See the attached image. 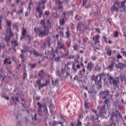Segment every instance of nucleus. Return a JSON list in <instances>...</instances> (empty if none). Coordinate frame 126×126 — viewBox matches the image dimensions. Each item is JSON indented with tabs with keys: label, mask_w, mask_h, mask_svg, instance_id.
<instances>
[{
	"label": "nucleus",
	"mask_w": 126,
	"mask_h": 126,
	"mask_svg": "<svg viewBox=\"0 0 126 126\" xmlns=\"http://www.w3.org/2000/svg\"><path fill=\"white\" fill-rule=\"evenodd\" d=\"M11 99L13 100L15 105H16V102H19V98L17 96H16L15 98L12 96Z\"/></svg>",
	"instance_id": "nucleus-23"
},
{
	"label": "nucleus",
	"mask_w": 126,
	"mask_h": 126,
	"mask_svg": "<svg viewBox=\"0 0 126 126\" xmlns=\"http://www.w3.org/2000/svg\"><path fill=\"white\" fill-rule=\"evenodd\" d=\"M88 92L90 94H94V95H96V93H97V92L95 90H94V89H92L91 90H89Z\"/></svg>",
	"instance_id": "nucleus-26"
},
{
	"label": "nucleus",
	"mask_w": 126,
	"mask_h": 126,
	"mask_svg": "<svg viewBox=\"0 0 126 126\" xmlns=\"http://www.w3.org/2000/svg\"><path fill=\"white\" fill-rule=\"evenodd\" d=\"M49 83H50V79L46 80L45 83L42 84V85H41L39 87V88H43V87L48 86V85L49 84Z\"/></svg>",
	"instance_id": "nucleus-16"
},
{
	"label": "nucleus",
	"mask_w": 126,
	"mask_h": 126,
	"mask_svg": "<svg viewBox=\"0 0 126 126\" xmlns=\"http://www.w3.org/2000/svg\"><path fill=\"white\" fill-rule=\"evenodd\" d=\"M104 94L106 96H109V90L104 91Z\"/></svg>",
	"instance_id": "nucleus-50"
},
{
	"label": "nucleus",
	"mask_w": 126,
	"mask_h": 126,
	"mask_svg": "<svg viewBox=\"0 0 126 126\" xmlns=\"http://www.w3.org/2000/svg\"><path fill=\"white\" fill-rule=\"evenodd\" d=\"M58 53V51L57 50H54V48H52L51 49V55L52 56V58H51V60H53L55 57H56V54Z\"/></svg>",
	"instance_id": "nucleus-14"
},
{
	"label": "nucleus",
	"mask_w": 126,
	"mask_h": 126,
	"mask_svg": "<svg viewBox=\"0 0 126 126\" xmlns=\"http://www.w3.org/2000/svg\"><path fill=\"white\" fill-rule=\"evenodd\" d=\"M23 76L24 80H25V78L27 77V73H26V72H24Z\"/></svg>",
	"instance_id": "nucleus-52"
},
{
	"label": "nucleus",
	"mask_w": 126,
	"mask_h": 126,
	"mask_svg": "<svg viewBox=\"0 0 126 126\" xmlns=\"http://www.w3.org/2000/svg\"><path fill=\"white\" fill-rule=\"evenodd\" d=\"M83 40L85 43H86V42H87V41H88V37H84Z\"/></svg>",
	"instance_id": "nucleus-53"
},
{
	"label": "nucleus",
	"mask_w": 126,
	"mask_h": 126,
	"mask_svg": "<svg viewBox=\"0 0 126 126\" xmlns=\"http://www.w3.org/2000/svg\"><path fill=\"white\" fill-rule=\"evenodd\" d=\"M103 39H104V42L105 43H108L109 44H112V40H110V38H108V39L107 38V37L106 36H103Z\"/></svg>",
	"instance_id": "nucleus-22"
},
{
	"label": "nucleus",
	"mask_w": 126,
	"mask_h": 126,
	"mask_svg": "<svg viewBox=\"0 0 126 126\" xmlns=\"http://www.w3.org/2000/svg\"><path fill=\"white\" fill-rule=\"evenodd\" d=\"M100 39V35L97 34L96 35L94 36L93 37V40L94 41V45H97V44H99L100 43V40H99Z\"/></svg>",
	"instance_id": "nucleus-5"
},
{
	"label": "nucleus",
	"mask_w": 126,
	"mask_h": 126,
	"mask_svg": "<svg viewBox=\"0 0 126 126\" xmlns=\"http://www.w3.org/2000/svg\"><path fill=\"white\" fill-rule=\"evenodd\" d=\"M38 75L39 77L43 79L44 78V70H41L39 71L38 73Z\"/></svg>",
	"instance_id": "nucleus-19"
},
{
	"label": "nucleus",
	"mask_w": 126,
	"mask_h": 126,
	"mask_svg": "<svg viewBox=\"0 0 126 126\" xmlns=\"http://www.w3.org/2000/svg\"><path fill=\"white\" fill-rule=\"evenodd\" d=\"M20 58H21L22 61L23 62V63H24V62H25V60H24V54L22 53L20 55Z\"/></svg>",
	"instance_id": "nucleus-41"
},
{
	"label": "nucleus",
	"mask_w": 126,
	"mask_h": 126,
	"mask_svg": "<svg viewBox=\"0 0 126 126\" xmlns=\"http://www.w3.org/2000/svg\"><path fill=\"white\" fill-rule=\"evenodd\" d=\"M110 11H111V12H114V11L118 12L119 11V8L116 7V5L114 4L110 8Z\"/></svg>",
	"instance_id": "nucleus-9"
},
{
	"label": "nucleus",
	"mask_w": 126,
	"mask_h": 126,
	"mask_svg": "<svg viewBox=\"0 0 126 126\" xmlns=\"http://www.w3.org/2000/svg\"><path fill=\"white\" fill-rule=\"evenodd\" d=\"M108 79L109 80L110 84H112L113 83V85H115L116 87H118V81L117 80H116V79H114V77L110 76L108 78Z\"/></svg>",
	"instance_id": "nucleus-3"
},
{
	"label": "nucleus",
	"mask_w": 126,
	"mask_h": 126,
	"mask_svg": "<svg viewBox=\"0 0 126 126\" xmlns=\"http://www.w3.org/2000/svg\"><path fill=\"white\" fill-rule=\"evenodd\" d=\"M22 34L23 37H26V35H27V30H26L24 28H23Z\"/></svg>",
	"instance_id": "nucleus-24"
},
{
	"label": "nucleus",
	"mask_w": 126,
	"mask_h": 126,
	"mask_svg": "<svg viewBox=\"0 0 126 126\" xmlns=\"http://www.w3.org/2000/svg\"><path fill=\"white\" fill-rule=\"evenodd\" d=\"M40 24L42 27H43V30H40L39 28H35L34 31L36 34H38V33L39 37L43 38V37L47 36L49 34L50 29H49V25H46L45 19H42L40 21Z\"/></svg>",
	"instance_id": "nucleus-1"
},
{
	"label": "nucleus",
	"mask_w": 126,
	"mask_h": 126,
	"mask_svg": "<svg viewBox=\"0 0 126 126\" xmlns=\"http://www.w3.org/2000/svg\"><path fill=\"white\" fill-rule=\"evenodd\" d=\"M115 64V63L112 62L110 65H109V68H110V69H112V68H114V65Z\"/></svg>",
	"instance_id": "nucleus-39"
},
{
	"label": "nucleus",
	"mask_w": 126,
	"mask_h": 126,
	"mask_svg": "<svg viewBox=\"0 0 126 126\" xmlns=\"http://www.w3.org/2000/svg\"><path fill=\"white\" fill-rule=\"evenodd\" d=\"M87 3V0H83L82 6L84 7L85 5H86Z\"/></svg>",
	"instance_id": "nucleus-43"
},
{
	"label": "nucleus",
	"mask_w": 126,
	"mask_h": 126,
	"mask_svg": "<svg viewBox=\"0 0 126 126\" xmlns=\"http://www.w3.org/2000/svg\"><path fill=\"white\" fill-rule=\"evenodd\" d=\"M18 126H21V123H20V121H19L17 123Z\"/></svg>",
	"instance_id": "nucleus-64"
},
{
	"label": "nucleus",
	"mask_w": 126,
	"mask_h": 126,
	"mask_svg": "<svg viewBox=\"0 0 126 126\" xmlns=\"http://www.w3.org/2000/svg\"><path fill=\"white\" fill-rule=\"evenodd\" d=\"M71 25V29H74V25L73 24V23H71L70 24Z\"/></svg>",
	"instance_id": "nucleus-57"
},
{
	"label": "nucleus",
	"mask_w": 126,
	"mask_h": 126,
	"mask_svg": "<svg viewBox=\"0 0 126 126\" xmlns=\"http://www.w3.org/2000/svg\"><path fill=\"white\" fill-rule=\"evenodd\" d=\"M66 14H67V15H68V16L69 15H72L73 13H72V12H71V11H69V12H67Z\"/></svg>",
	"instance_id": "nucleus-56"
},
{
	"label": "nucleus",
	"mask_w": 126,
	"mask_h": 126,
	"mask_svg": "<svg viewBox=\"0 0 126 126\" xmlns=\"http://www.w3.org/2000/svg\"><path fill=\"white\" fill-rule=\"evenodd\" d=\"M29 52L31 55L33 54L34 56H36V57H42V54H39V52L36 49L30 50Z\"/></svg>",
	"instance_id": "nucleus-6"
},
{
	"label": "nucleus",
	"mask_w": 126,
	"mask_h": 126,
	"mask_svg": "<svg viewBox=\"0 0 126 126\" xmlns=\"http://www.w3.org/2000/svg\"><path fill=\"white\" fill-rule=\"evenodd\" d=\"M126 0H124L123 1H122L121 2V8H125V7H126Z\"/></svg>",
	"instance_id": "nucleus-28"
},
{
	"label": "nucleus",
	"mask_w": 126,
	"mask_h": 126,
	"mask_svg": "<svg viewBox=\"0 0 126 126\" xmlns=\"http://www.w3.org/2000/svg\"><path fill=\"white\" fill-rule=\"evenodd\" d=\"M36 11L37 12L39 13V14H43V11L41 10V8L40 7V6H38L36 8Z\"/></svg>",
	"instance_id": "nucleus-27"
},
{
	"label": "nucleus",
	"mask_w": 126,
	"mask_h": 126,
	"mask_svg": "<svg viewBox=\"0 0 126 126\" xmlns=\"http://www.w3.org/2000/svg\"><path fill=\"white\" fill-rule=\"evenodd\" d=\"M93 113H94V114H96L97 117H99L98 114H97V111H96L95 109H93Z\"/></svg>",
	"instance_id": "nucleus-59"
},
{
	"label": "nucleus",
	"mask_w": 126,
	"mask_h": 126,
	"mask_svg": "<svg viewBox=\"0 0 126 126\" xmlns=\"http://www.w3.org/2000/svg\"><path fill=\"white\" fill-rule=\"evenodd\" d=\"M54 122L55 123V124H57V125H61L62 126H63V123L62 122H58L57 121H55V120L54 121Z\"/></svg>",
	"instance_id": "nucleus-45"
},
{
	"label": "nucleus",
	"mask_w": 126,
	"mask_h": 126,
	"mask_svg": "<svg viewBox=\"0 0 126 126\" xmlns=\"http://www.w3.org/2000/svg\"><path fill=\"white\" fill-rule=\"evenodd\" d=\"M47 1H48V0H42L41 4L45 5V2H47Z\"/></svg>",
	"instance_id": "nucleus-54"
},
{
	"label": "nucleus",
	"mask_w": 126,
	"mask_h": 126,
	"mask_svg": "<svg viewBox=\"0 0 126 126\" xmlns=\"http://www.w3.org/2000/svg\"><path fill=\"white\" fill-rule=\"evenodd\" d=\"M56 4H58V5H62L63 4V2L61 0H57L56 1H55Z\"/></svg>",
	"instance_id": "nucleus-31"
},
{
	"label": "nucleus",
	"mask_w": 126,
	"mask_h": 126,
	"mask_svg": "<svg viewBox=\"0 0 126 126\" xmlns=\"http://www.w3.org/2000/svg\"><path fill=\"white\" fill-rule=\"evenodd\" d=\"M94 66V64L92 62H89L88 63L87 68L89 71H91L93 69V67Z\"/></svg>",
	"instance_id": "nucleus-8"
},
{
	"label": "nucleus",
	"mask_w": 126,
	"mask_h": 126,
	"mask_svg": "<svg viewBox=\"0 0 126 126\" xmlns=\"http://www.w3.org/2000/svg\"><path fill=\"white\" fill-rule=\"evenodd\" d=\"M6 31L7 33L9 32V36H10V38H11V37L13 36V32L11 31V28H7V29L6 30Z\"/></svg>",
	"instance_id": "nucleus-15"
},
{
	"label": "nucleus",
	"mask_w": 126,
	"mask_h": 126,
	"mask_svg": "<svg viewBox=\"0 0 126 126\" xmlns=\"http://www.w3.org/2000/svg\"><path fill=\"white\" fill-rule=\"evenodd\" d=\"M5 41L7 42H9V41H10V37L8 36H6L5 37Z\"/></svg>",
	"instance_id": "nucleus-38"
},
{
	"label": "nucleus",
	"mask_w": 126,
	"mask_h": 126,
	"mask_svg": "<svg viewBox=\"0 0 126 126\" xmlns=\"http://www.w3.org/2000/svg\"><path fill=\"white\" fill-rule=\"evenodd\" d=\"M113 118H115V112H113L111 114V116L110 117V121H112V122H114V119H113Z\"/></svg>",
	"instance_id": "nucleus-37"
},
{
	"label": "nucleus",
	"mask_w": 126,
	"mask_h": 126,
	"mask_svg": "<svg viewBox=\"0 0 126 126\" xmlns=\"http://www.w3.org/2000/svg\"><path fill=\"white\" fill-rule=\"evenodd\" d=\"M79 47V45L77 44V43H75L73 44V50L77 51H78V48Z\"/></svg>",
	"instance_id": "nucleus-21"
},
{
	"label": "nucleus",
	"mask_w": 126,
	"mask_h": 126,
	"mask_svg": "<svg viewBox=\"0 0 126 126\" xmlns=\"http://www.w3.org/2000/svg\"><path fill=\"white\" fill-rule=\"evenodd\" d=\"M75 18L76 20H77V21H80V20H81L82 18L81 17V16L77 15L75 17Z\"/></svg>",
	"instance_id": "nucleus-33"
},
{
	"label": "nucleus",
	"mask_w": 126,
	"mask_h": 126,
	"mask_svg": "<svg viewBox=\"0 0 126 126\" xmlns=\"http://www.w3.org/2000/svg\"><path fill=\"white\" fill-rule=\"evenodd\" d=\"M117 65L120 69H124V68L126 67V64L123 63H118Z\"/></svg>",
	"instance_id": "nucleus-20"
},
{
	"label": "nucleus",
	"mask_w": 126,
	"mask_h": 126,
	"mask_svg": "<svg viewBox=\"0 0 126 126\" xmlns=\"http://www.w3.org/2000/svg\"><path fill=\"white\" fill-rule=\"evenodd\" d=\"M81 78H82V75L81 73H79L77 75H75L74 80H80Z\"/></svg>",
	"instance_id": "nucleus-18"
},
{
	"label": "nucleus",
	"mask_w": 126,
	"mask_h": 126,
	"mask_svg": "<svg viewBox=\"0 0 126 126\" xmlns=\"http://www.w3.org/2000/svg\"><path fill=\"white\" fill-rule=\"evenodd\" d=\"M96 31H97V32H98V33L99 34H100V33H101V29H100V28H98L96 29Z\"/></svg>",
	"instance_id": "nucleus-55"
},
{
	"label": "nucleus",
	"mask_w": 126,
	"mask_h": 126,
	"mask_svg": "<svg viewBox=\"0 0 126 126\" xmlns=\"http://www.w3.org/2000/svg\"><path fill=\"white\" fill-rule=\"evenodd\" d=\"M97 76H99V79L97 82H96V84L98 85V87L101 88L102 87V81H101V79H105V73H102L101 74H99Z\"/></svg>",
	"instance_id": "nucleus-2"
},
{
	"label": "nucleus",
	"mask_w": 126,
	"mask_h": 126,
	"mask_svg": "<svg viewBox=\"0 0 126 126\" xmlns=\"http://www.w3.org/2000/svg\"><path fill=\"white\" fill-rule=\"evenodd\" d=\"M119 36V32L117 31H115L114 33V37H118Z\"/></svg>",
	"instance_id": "nucleus-46"
},
{
	"label": "nucleus",
	"mask_w": 126,
	"mask_h": 126,
	"mask_svg": "<svg viewBox=\"0 0 126 126\" xmlns=\"http://www.w3.org/2000/svg\"><path fill=\"white\" fill-rule=\"evenodd\" d=\"M4 64H11V61H10V58L5 59L3 62Z\"/></svg>",
	"instance_id": "nucleus-12"
},
{
	"label": "nucleus",
	"mask_w": 126,
	"mask_h": 126,
	"mask_svg": "<svg viewBox=\"0 0 126 126\" xmlns=\"http://www.w3.org/2000/svg\"><path fill=\"white\" fill-rule=\"evenodd\" d=\"M6 25L8 26V28H10V27H11V22H10V21H7L6 22Z\"/></svg>",
	"instance_id": "nucleus-34"
},
{
	"label": "nucleus",
	"mask_w": 126,
	"mask_h": 126,
	"mask_svg": "<svg viewBox=\"0 0 126 126\" xmlns=\"http://www.w3.org/2000/svg\"><path fill=\"white\" fill-rule=\"evenodd\" d=\"M85 107L86 108V109H89V107H88V103H85Z\"/></svg>",
	"instance_id": "nucleus-58"
},
{
	"label": "nucleus",
	"mask_w": 126,
	"mask_h": 126,
	"mask_svg": "<svg viewBox=\"0 0 126 126\" xmlns=\"http://www.w3.org/2000/svg\"><path fill=\"white\" fill-rule=\"evenodd\" d=\"M65 35H66V38H69L70 36V31H66V32H65Z\"/></svg>",
	"instance_id": "nucleus-32"
},
{
	"label": "nucleus",
	"mask_w": 126,
	"mask_h": 126,
	"mask_svg": "<svg viewBox=\"0 0 126 126\" xmlns=\"http://www.w3.org/2000/svg\"><path fill=\"white\" fill-rule=\"evenodd\" d=\"M29 65L31 66V68H35V67H36V66H37V64L36 63H34V64L30 63Z\"/></svg>",
	"instance_id": "nucleus-35"
},
{
	"label": "nucleus",
	"mask_w": 126,
	"mask_h": 126,
	"mask_svg": "<svg viewBox=\"0 0 126 126\" xmlns=\"http://www.w3.org/2000/svg\"><path fill=\"white\" fill-rule=\"evenodd\" d=\"M35 84H36V85H39L38 86V90H41V89H42V88H40V86H41V85H42V80L41 79H37L35 81Z\"/></svg>",
	"instance_id": "nucleus-11"
},
{
	"label": "nucleus",
	"mask_w": 126,
	"mask_h": 126,
	"mask_svg": "<svg viewBox=\"0 0 126 126\" xmlns=\"http://www.w3.org/2000/svg\"><path fill=\"white\" fill-rule=\"evenodd\" d=\"M65 19V18L64 17L63 19H62L60 21V24L61 25H63L65 23V21L64 20Z\"/></svg>",
	"instance_id": "nucleus-29"
},
{
	"label": "nucleus",
	"mask_w": 126,
	"mask_h": 126,
	"mask_svg": "<svg viewBox=\"0 0 126 126\" xmlns=\"http://www.w3.org/2000/svg\"><path fill=\"white\" fill-rule=\"evenodd\" d=\"M112 49H109L107 50V51L106 52V54L107 55H108V56H109V57H111V56H112Z\"/></svg>",
	"instance_id": "nucleus-30"
},
{
	"label": "nucleus",
	"mask_w": 126,
	"mask_h": 126,
	"mask_svg": "<svg viewBox=\"0 0 126 126\" xmlns=\"http://www.w3.org/2000/svg\"><path fill=\"white\" fill-rule=\"evenodd\" d=\"M92 60L93 61H95L96 60V57L95 56H92Z\"/></svg>",
	"instance_id": "nucleus-62"
},
{
	"label": "nucleus",
	"mask_w": 126,
	"mask_h": 126,
	"mask_svg": "<svg viewBox=\"0 0 126 126\" xmlns=\"http://www.w3.org/2000/svg\"><path fill=\"white\" fill-rule=\"evenodd\" d=\"M76 68H77V69H79V68H80V65L77 64L76 65Z\"/></svg>",
	"instance_id": "nucleus-63"
},
{
	"label": "nucleus",
	"mask_w": 126,
	"mask_h": 126,
	"mask_svg": "<svg viewBox=\"0 0 126 126\" xmlns=\"http://www.w3.org/2000/svg\"><path fill=\"white\" fill-rule=\"evenodd\" d=\"M37 105L38 106V112H42V108H44V105H42L40 102H38L37 103Z\"/></svg>",
	"instance_id": "nucleus-17"
},
{
	"label": "nucleus",
	"mask_w": 126,
	"mask_h": 126,
	"mask_svg": "<svg viewBox=\"0 0 126 126\" xmlns=\"http://www.w3.org/2000/svg\"><path fill=\"white\" fill-rule=\"evenodd\" d=\"M121 53L122 54V55H123V56H125V54H126V51H121Z\"/></svg>",
	"instance_id": "nucleus-61"
},
{
	"label": "nucleus",
	"mask_w": 126,
	"mask_h": 126,
	"mask_svg": "<svg viewBox=\"0 0 126 126\" xmlns=\"http://www.w3.org/2000/svg\"><path fill=\"white\" fill-rule=\"evenodd\" d=\"M85 27V25L82 22H79L77 24V30H79V31H81L82 29Z\"/></svg>",
	"instance_id": "nucleus-7"
},
{
	"label": "nucleus",
	"mask_w": 126,
	"mask_h": 126,
	"mask_svg": "<svg viewBox=\"0 0 126 126\" xmlns=\"http://www.w3.org/2000/svg\"><path fill=\"white\" fill-rule=\"evenodd\" d=\"M63 8L62 7V5H59L58 9H63Z\"/></svg>",
	"instance_id": "nucleus-60"
},
{
	"label": "nucleus",
	"mask_w": 126,
	"mask_h": 126,
	"mask_svg": "<svg viewBox=\"0 0 126 126\" xmlns=\"http://www.w3.org/2000/svg\"><path fill=\"white\" fill-rule=\"evenodd\" d=\"M72 68L73 71L76 72L77 71V69H76V68H75V63H73L72 64Z\"/></svg>",
	"instance_id": "nucleus-40"
},
{
	"label": "nucleus",
	"mask_w": 126,
	"mask_h": 126,
	"mask_svg": "<svg viewBox=\"0 0 126 126\" xmlns=\"http://www.w3.org/2000/svg\"><path fill=\"white\" fill-rule=\"evenodd\" d=\"M12 42L15 44V47H16L18 45V42L16 40H14L12 41Z\"/></svg>",
	"instance_id": "nucleus-49"
},
{
	"label": "nucleus",
	"mask_w": 126,
	"mask_h": 126,
	"mask_svg": "<svg viewBox=\"0 0 126 126\" xmlns=\"http://www.w3.org/2000/svg\"><path fill=\"white\" fill-rule=\"evenodd\" d=\"M61 71H62L61 73H60V71L59 70L57 71V75H58L59 77H61V76H62V74H63V71H64V69H63V68H62Z\"/></svg>",
	"instance_id": "nucleus-25"
},
{
	"label": "nucleus",
	"mask_w": 126,
	"mask_h": 126,
	"mask_svg": "<svg viewBox=\"0 0 126 126\" xmlns=\"http://www.w3.org/2000/svg\"><path fill=\"white\" fill-rule=\"evenodd\" d=\"M82 126V123L80 122L79 120H77V124L76 125V126Z\"/></svg>",
	"instance_id": "nucleus-44"
},
{
	"label": "nucleus",
	"mask_w": 126,
	"mask_h": 126,
	"mask_svg": "<svg viewBox=\"0 0 126 126\" xmlns=\"http://www.w3.org/2000/svg\"><path fill=\"white\" fill-rule=\"evenodd\" d=\"M23 10H24V9L23 8H21L20 10L17 11V14H21V13H23Z\"/></svg>",
	"instance_id": "nucleus-36"
},
{
	"label": "nucleus",
	"mask_w": 126,
	"mask_h": 126,
	"mask_svg": "<svg viewBox=\"0 0 126 126\" xmlns=\"http://www.w3.org/2000/svg\"><path fill=\"white\" fill-rule=\"evenodd\" d=\"M64 44H63L62 41H58L57 43V49L58 50H62L63 49L64 51H65V47Z\"/></svg>",
	"instance_id": "nucleus-4"
},
{
	"label": "nucleus",
	"mask_w": 126,
	"mask_h": 126,
	"mask_svg": "<svg viewBox=\"0 0 126 126\" xmlns=\"http://www.w3.org/2000/svg\"><path fill=\"white\" fill-rule=\"evenodd\" d=\"M60 59H61L60 57H55L54 58L55 62H56L57 63L60 62Z\"/></svg>",
	"instance_id": "nucleus-47"
},
{
	"label": "nucleus",
	"mask_w": 126,
	"mask_h": 126,
	"mask_svg": "<svg viewBox=\"0 0 126 126\" xmlns=\"http://www.w3.org/2000/svg\"><path fill=\"white\" fill-rule=\"evenodd\" d=\"M92 79L93 81H94V80L95 85H97V86H98V84H97V82L99 81L98 80V75H96V76L93 75L92 76Z\"/></svg>",
	"instance_id": "nucleus-13"
},
{
	"label": "nucleus",
	"mask_w": 126,
	"mask_h": 126,
	"mask_svg": "<svg viewBox=\"0 0 126 126\" xmlns=\"http://www.w3.org/2000/svg\"><path fill=\"white\" fill-rule=\"evenodd\" d=\"M117 59H123V56H122V55L119 53L117 56Z\"/></svg>",
	"instance_id": "nucleus-51"
},
{
	"label": "nucleus",
	"mask_w": 126,
	"mask_h": 126,
	"mask_svg": "<svg viewBox=\"0 0 126 126\" xmlns=\"http://www.w3.org/2000/svg\"><path fill=\"white\" fill-rule=\"evenodd\" d=\"M106 104L103 105L100 107V114H106L107 111H106Z\"/></svg>",
	"instance_id": "nucleus-10"
},
{
	"label": "nucleus",
	"mask_w": 126,
	"mask_h": 126,
	"mask_svg": "<svg viewBox=\"0 0 126 126\" xmlns=\"http://www.w3.org/2000/svg\"><path fill=\"white\" fill-rule=\"evenodd\" d=\"M50 11H46L44 13V15L45 16H47V17H48V16H49L50 15Z\"/></svg>",
	"instance_id": "nucleus-42"
},
{
	"label": "nucleus",
	"mask_w": 126,
	"mask_h": 126,
	"mask_svg": "<svg viewBox=\"0 0 126 126\" xmlns=\"http://www.w3.org/2000/svg\"><path fill=\"white\" fill-rule=\"evenodd\" d=\"M108 102H110V99H105L104 100V104H105V105H107Z\"/></svg>",
	"instance_id": "nucleus-48"
}]
</instances>
